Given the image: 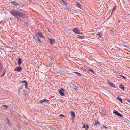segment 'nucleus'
<instances>
[{
  "label": "nucleus",
  "mask_w": 130,
  "mask_h": 130,
  "mask_svg": "<svg viewBox=\"0 0 130 130\" xmlns=\"http://www.w3.org/2000/svg\"><path fill=\"white\" fill-rule=\"evenodd\" d=\"M58 91L59 92V93L62 96L65 95L64 92H65L64 89L63 88H61L58 90Z\"/></svg>",
  "instance_id": "2"
},
{
  "label": "nucleus",
  "mask_w": 130,
  "mask_h": 130,
  "mask_svg": "<svg viewBox=\"0 0 130 130\" xmlns=\"http://www.w3.org/2000/svg\"><path fill=\"white\" fill-rule=\"evenodd\" d=\"M2 107L4 108L5 109H7L8 107L6 105H3Z\"/></svg>",
  "instance_id": "18"
},
{
  "label": "nucleus",
  "mask_w": 130,
  "mask_h": 130,
  "mask_svg": "<svg viewBox=\"0 0 130 130\" xmlns=\"http://www.w3.org/2000/svg\"><path fill=\"white\" fill-rule=\"evenodd\" d=\"M22 88L21 87H19L18 88V90H19V89H22Z\"/></svg>",
  "instance_id": "33"
},
{
  "label": "nucleus",
  "mask_w": 130,
  "mask_h": 130,
  "mask_svg": "<svg viewBox=\"0 0 130 130\" xmlns=\"http://www.w3.org/2000/svg\"><path fill=\"white\" fill-rule=\"evenodd\" d=\"M34 38L35 39V40H37V39H36V38H35L34 37Z\"/></svg>",
  "instance_id": "36"
},
{
  "label": "nucleus",
  "mask_w": 130,
  "mask_h": 130,
  "mask_svg": "<svg viewBox=\"0 0 130 130\" xmlns=\"http://www.w3.org/2000/svg\"><path fill=\"white\" fill-rule=\"evenodd\" d=\"M22 59L21 58H19L18 60V64L19 66H20L21 64L22 63Z\"/></svg>",
  "instance_id": "11"
},
{
  "label": "nucleus",
  "mask_w": 130,
  "mask_h": 130,
  "mask_svg": "<svg viewBox=\"0 0 130 130\" xmlns=\"http://www.w3.org/2000/svg\"><path fill=\"white\" fill-rule=\"evenodd\" d=\"M37 34L41 38H45L44 36L42 34V33L40 32H39L37 33Z\"/></svg>",
  "instance_id": "8"
},
{
  "label": "nucleus",
  "mask_w": 130,
  "mask_h": 130,
  "mask_svg": "<svg viewBox=\"0 0 130 130\" xmlns=\"http://www.w3.org/2000/svg\"><path fill=\"white\" fill-rule=\"evenodd\" d=\"M5 74V72H4V74H3L1 75V77H2Z\"/></svg>",
  "instance_id": "32"
},
{
  "label": "nucleus",
  "mask_w": 130,
  "mask_h": 130,
  "mask_svg": "<svg viewBox=\"0 0 130 130\" xmlns=\"http://www.w3.org/2000/svg\"><path fill=\"white\" fill-rule=\"evenodd\" d=\"M3 68V66L2 65V64L0 63V70H1Z\"/></svg>",
  "instance_id": "26"
},
{
  "label": "nucleus",
  "mask_w": 130,
  "mask_h": 130,
  "mask_svg": "<svg viewBox=\"0 0 130 130\" xmlns=\"http://www.w3.org/2000/svg\"><path fill=\"white\" fill-rule=\"evenodd\" d=\"M28 85V83H25V88H27Z\"/></svg>",
  "instance_id": "25"
},
{
  "label": "nucleus",
  "mask_w": 130,
  "mask_h": 130,
  "mask_svg": "<svg viewBox=\"0 0 130 130\" xmlns=\"http://www.w3.org/2000/svg\"><path fill=\"white\" fill-rule=\"evenodd\" d=\"M108 83L112 87L115 88H116L115 85H114L112 83L109 81H108Z\"/></svg>",
  "instance_id": "10"
},
{
  "label": "nucleus",
  "mask_w": 130,
  "mask_h": 130,
  "mask_svg": "<svg viewBox=\"0 0 130 130\" xmlns=\"http://www.w3.org/2000/svg\"><path fill=\"white\" fill-rule=\"evenodd\" d=\"M37 38L38 39V41L40 42V43H42V42L41 40H40V38L39 37H38Z\"/></svg>",
  "instance_id": "21"
},
{
  "label": "nucleus",
  "mask_w": 130,
  "mask_h": 130,
  "mask_svg": "<svg viewBox=\"0 0 130 130\" xmlns=\"http://www.w3.org/2000/svg\"><path fill=\"white\" fill-rule=\"evenodd\" d=\"M10 13L13 16L18 18H24L26 16L25 14L22 13L20 11L17 10H12Z\"/></svg>",
  "instance_id": "1"
},
{
  "label": "nucleus",
  "mask_w": 130,
  "mask_h": 130,
  "mask_svg": "<svg viewBox=\"0 0 130 130\" xmlns=\"http://www.w3.org/2000/svg\"><path fill=\"white\" fill-rule=\"evenodd\" d=\"M75 5L77 7H78L80 8H81V5L78 2H76Z\"/></svg>",
  "instance_id": "13"
},
{
  "label": "nucleus",
  "mask_w": 130,
  "mask_h": 130,
  "mask_svg": "<svg viewBox=\"0 0 130 130\" xmlns=\"http://www.w3.org/2000/svg\"><path fill=\"white\" fill-rule=\"evenodd\" d=\"M73 31L77 34H80V33L79 32V30L77 28H75L73 29Z\"/></svg>",
  "instance_id": "7"
},
{
  "label": "nucleus",
  "mask_w": 130,
  "mask_h": 130,
  "mask_svg": "<svg viewBox=\"0 0 130 130\" xmlns=\"http://www.w3.org/2000/svg\"><path fill=\"white\" fill-rule=\"evenodd\" d=\"M97 35H98L100 37H101V36H102V34L100 32L98 33Z\"/></svg>",
  "instance_id": "23"
},
{
  "label": "nucleus",
  "mask_w": 130,
  "mask_h": 130,
  "mask_svg": "<svg viewBox=\"0 0 130 130\" xmlns=\"http://www.w3.org/2000/svg\"><path fill=\"white\" fill-rule=\"evenodd\" d=\"M34 38L35 39V40H37V39H36V38H35L34 37Z\"/></svg>",
  "instance_id": "37"
},
{
  "label": "nucleus",
  "mask_w": 130,
  "mask_h": 130,
  "mask_svg": "<svg viewBox=\"0 0 130 130\" xmlns=\"http://www.w3.org/2000/svg\"><path fill=\"white\" fill-rule=\"evenodd\" d=\"M116 9V7L115 6H114L113 8V9L112 10V14L114 12V11Z\"/></svg>",
  "instance_id": "19"
},
{
  "label": "nucleus",
  "mask_w": 130,
  "mask_h": 130,
  "mask_svg": "<svg viewBox=\"0 0 130 130\" xmlns=\"http://www.w3.org/2000/svg\"><path fill=\"white\" fill-rule=\"evenodd\" d=\"M11 3L13 5H14L16 6H17L18 4L15 1H13L11 2Z\"/></svg>",
  "instance_id": "9"
},
{
  "label": "nucleus",
  "mask_w": 130,
  "mask_h": 130,
  "mask_svg": "<svg viewBox=\"0 0 130 130\" xmlns=\"http://www.w3.org/2000/svg\"><path fill=\"white\" fill-rule=\"evenodd\" d=\"M73 88L76 90H78L77 87L75 86H74V87H73Z\"/></svg>",
  "instance_id": "24"
},
{
  "label": "nucleus",
  "mask_w": 130,
  "mask_h": 130,
  "mask_svg": "<svg viewBox=\"0 0 130 130\" xmlns=\"http://www.w3.org/2000/svg\"><path fill=\"white\" fill-rule=\"evenodd\" d=\"M83 128H84L85 130H88L89 129V127L88 124H86V125L85 124H83Z\"/></svg>",
  "instance_id": "6"
},
{
  "label": "nucleus",
  "mask_w": 130,
  "mask_h": 130,
  "mask_svg": "<svg viewBox=\"0 0 130 130\" xmlns=\"http://www.w3.org/2000/svg\"><path fill=\"white\" fill-rule=\"evenodd\" d=\"M21 83H27V82L26 81H25V80H24V81H22L21 82Z\"/></svg>",
  "instance_id": "30"
},
{
  "label": "nucleus",
  "mask_w": 130,
  "mask_h": 130,
  "mask_svg": "<svg viewBox=\"0 0 130 130\" xmlns=\"http://www.w3.org/2000/svg\"><path fill=\"white\" fill-rule=\"evenodd\" d=\"M63 2V3L65 5H67V2H66V1H64Z\"/></svg>",
  "instance_id": "28"
},
{
  "label": "nucleus",
  "mask_w": 130,
  "mask_h": 130,
  "mask_svg": "<svg viewBox=\"0 0 130 130\" xmlns=\"http://www.w3.org/2000/svg\"><path fill=\"white\" fill-rule=\"evenodd\" d=\"M40 104H43L49 105L50 104V102L46 99H45L42 101L40 103Z\"/></svg>",
  "instance_id": "3"
},
{
  "label": "nucleus",
  "mask_w": 130,
  "mask_h": 130,
  "mask_svg": "<svg viewBox=\"0 0 130 130\" xmlns=\"http://www.w3.org/2000/svg\"><path fill=\"white\" fill-rule=\"evenodd\" d=\"M100 124V123H99V122L98 121L97 122L96 121L95 122V124L94 125L95 126L97 124Z\"/></svg>",
  "instance_id": "22"
},
{
  "label": "nucleus",
  "mask_w": 130,
  "mask_h": 130,
  "mask_svg": "<svg viewBox=\"0 0 130 130\" xmlns=\"http://www.w3.org/2000/svg\"><path fill=\"white\" fill-rule=\"evenodd\" d=\"M103 128H106V129H107L108 128V127H107L106 126H103Z\"/></svg>",
  "instance_id": "31"
},
{
  "label": "nucleus",
  "mask_w": 130,
  "mask_h": 130,
  "mask_svg": "<svg viewBox=\"0 0 130 130\" xmlns=\"http://www.w3.org/2000/svg\"><path fill=\"white\" fill-rule=\"evenodd\" d=\"M67 10H68V11H69V9L68 8H67Z\"/></svg>",
  "instance_id": "35"
},
{
  "label": "nucleus",
  "mask_w": 130,
  "mask_h": 130,
  "mask_svg": "<svg viewBox=\"0 0 130 130\" xmlns=\"http://www.w3.org/2000/svg\"><path fill=\"white\" fill-rule=\"evenodd\" d=\"M79 37L80 38V39H83L84 38V37L83 36H80Z\"/></svg>",
  "instance_id": "27"
},
{
  "label": "nucleus",
  "mask_w": 130,
  "mask_h": 130,
  "mask_svg": "<svg viewBox=\"0 0 130 130\" xmlns=\"http://www.w3.org/2000/svg\"><path fill=\"white\" fill-rule=\"evenodd\" d=\"M120 76L122 77L124 79H126V78L125 77H124V76H122L121 75H120Z\"/></svg>",
  "instance_id": "29"
},
{
  "label": "nucleus",
  "mask_w": 130,
  "mask_h": 130,
  "mask_svg": "<svg viewBox=\"0 0 130 130\" xmlns=\"http://www.w3.org/2000/svg\"><path fill=\"white\" fill-rule=\"evenodd\" d=\"M88 70L91 73H93L94 74L95 73L94 71L92 69H89Z\"/></svg>",
  "instance_id": "17"
},
{
  "label": "nucleus",
  "mask_w": 130,
  "mask_h": 130,
  "mask_svg": "<svg viewBox=\"0 0 130 130\" xmlns=\"http://www.w3.org/2000/svg\"><path fill=\"white\" fill-rule=\"evenodd\" d=\"M62 2H64V0H62Z\"/></svg>",
  "instance_id": "38"
},
{
  "label": "nucleus",
  "mask_w": 130,
  "mask_h": 130,
  "mask_svg": "<svg viewBox=\"0 0 130 130\" xmlns=\"http://www.w3.org/2000/svg\"><path fill=\"white\" fill-rule=\"evenodd\" d=\"M22 67H17L15 69L14 71L19 72L22 71Z\"/></svg>",
  "instance_id": "5"
},
{
  "label": "nucleus",
  "mask_w": 130,
  "mask_h": 130,
  "mask_svg": "<svg viewBox=\"0 0 130 130\" xmlns=\"http://www.w3.org/2000/svg\"><path fill=\"white\" fill-rule=\"evenodd\" d=\"M50 43L52 44H53L54 43V40L53 39L50 38L49 39Z\"/></svg>",
  "instance_id": "12"
},
{
  "label": "nucleus",
  "mask_w": 130,
  "mask_h": 130,
  "mask_svg": "<svg viewBox=\"0 0 130 130\" xmlns=\"http://www.w3.org/2000/svg\"><path fill=\"white\" fill-rule=\"evenodd\" d=\"M74 73L77 74L78 76H80L81 75V74L80 73H79L78 72H74Z\"/></svg>",
  "instance_id": "16"
},
{
  "label": "nucleus",
  "mask_w": 130,
  "mask_h": 130,
  "mask_svg": "<svg viewBox=\"0 0 130 130\" xmlns=\"http://www.w3.org/2000/svg\"><path fill=\"white\" fill-rule=\"evenodd\" d=\"M119 87L121 89H122L123 90H124V86L123 85H120V86H119Z\"/></svg>",
  "instance_id": "20"
},
{
  "label": "nucleus",
  "mask_w": 130,
  "mask_h": 130,
  "mask_svg": "<svg viewBox=\"0 0 130 130\" xmlns=\"http://www.w3.org/2000/svg\"><path fill=\"white\" fill-rule=\"evenodd\" d=\"M113 113L116 115L120 117H123V116L122 115L118 113L117 111L116 110H115L113 112Z\"/></svg>",
  "instance_id": "4"
},
{
  "label": "nucleus",
  "mask_w": 130,
  "mask_h": 130,
  "mask_svg": "<svg viewBox=\"0 0 130 130\" xmlns=\"http://www.w3.org/2000/svg\"><path fill=\"white\" fill-rule=\"evenodd\" d=\"M127 101L129 102L130 103V100H127Z\"/></svg>",
  "instance_id": "34"
},
{
  "label": "nucleus",
  "mask_w": 130,
  "mask_h": 130,
  "mask_svg": "<svg viewBox=\"0 0 130 130\" xmlns=\"http://www.w3.org/2000/svg\"><path fill=\"white\" fill-rule=\"evenodd\" d=\"M71 116H73V117H75V112L73 111H71Z\"/></svg>",
  "instance_id": "15"
},
{
  "label": "nucleus",
  "mask_w": 130,
  "mask_h": 130,
  "mask_svg": "<svg viewBox=\"0 0 130 130\" xmlns=\"http://www.w3.org/2000/svg\"><path fill=\"white\" fill-rule=\"evenodd\" d=\"M117 100H118L119 101H120L121 103H122V100L120 98V97H118L117 98Z\"/></svg>",
  "instance_id": "14"
}]
</instances>
